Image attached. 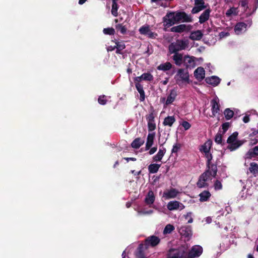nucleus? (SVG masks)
Listing matches in <instances>:
<instances>
[{"instance_id": "1", "label": "nucleus", "mask_w": 258, "mask_h": 258, "mask_svg": "<svg viewBox=\"0 0 258 258\" xmlns=\"http://www.w3.org/2000/svg\"><path fill=\"white\" fill-rule=\"evenodd\" d=\"M192 21L190 15H187L184 12L176 11L169 12L163 17L165 26L170 27L180 22H191Z\"/></svg>"}, {"instance_id": "2", "label": "nucleus", "mask_w": 258, "mask_h": 258, "mask_svg": "<svg viewBox=\"0 0 258 258\" xmlns=\"http://www.w3.org/2000/svg\"><path fill=\"white\" fill-rule=\"evenodd\" d=\"M188 44L187 40L178 39L175 43H171L169 45V52L170 54H173V52H178L179 51L185 49Z\"/></svg>"}, {"instance_id": "3", "label": "nucleus", "mask_w": 258, "mask_h": 258, "mask_svg": "<svg viewBox=\"0 0 258 258\" xmlns=\"http://www.w3.org/2000/svg\"><path fill=\"white\" fill-rule=\"evenodd\" d=\"M212 173L209 170H206L199 177L198 181L197 183V186L199 188L208 187L209 184L207 182L208 180L210 179Z\"/></svg>"}, {"instance_id": "4", "label": "nucleus", "mask_w": 258, "mask_h": 258, "mask_svg": "<svg viewBox=\"0 0 258 258\" xmlns=\"http://www.w3.org/2000/svg\"><path fill=\"white\" fill-rule=\"evenodd\" d=\"M160 239L155 235H152L147 237L144 241V247L147 249L149 247H155L160 242Z\"/></svg>"}, {"instance_id": "5", "label": "nucleus", "mask_w": 258, "mask_h": 258, "mask_svg": "<svg viewBox=\"0 0 258 258\" xmlns=\"http://www.w3.org/2000/svg\"><path fill=\"white\" fill-rule=\"evenodd\" d=\"M196 57L193 56L185 55L184 56L183 65L186 69H193L196 67Z\"/></svg>"}, {"instance_id": "6", "label": "nucleus", "mask_w": 258, "mask_h": 258, "mask_svg": "<svg viewBox=\"0 0 258 258\" xmlns=\"http://www.w3.org/2000/svg\"><path fill=\"white\" fill-rule=\"evenodd\" d=\"M184 251L178 248H170L167 252V258H181Z\"/></svg>"}, {"instance_id": "7", "label": "nucleus", "mask_w": 258, "mask_h": 258, "mask_svg": "<svg viewBox=\"0 0 258 258\" xmlns=\"http://www.w3.org/2000/svg\"><path fill=\"white\" fill-rule=\"evenodd\" d=\"M203 252V248L200 245H196L192 247L188 254L189 258L198 257L201 255Z\"/></svg>"}, {"instance_id": "8", "label": "nucleus", "mask_w": 258, "mask_h": 258, "mask_svg": "<svg viewBox=\"0 0 258 258\" xmlns=\"http://www.w3.org/2000/svg\"><path fill=\"white\" fill-rule=\"evenodd\" d=\"M191 29V26L185 24H180L179 25L172 27L170 29V31L176 33H182L183 32H188Z\"/></svg>"}, {"instance_id": "9", "label": "nucleus", "mask_w": 258, "mask_h": 258, "mask_svg": "<svg viewBox=\"0 0 258 258\" xmlns=\"http://www.w3.org/2000/svg\"><path fill=\"white\" fill-rule=\"evenodd\" d=\"M167 209L169 211H174L177 209L181 210L185 208L182 203L177 201H170L167 204Z\"/></svg>"}, {"instance_id": "10", "label": "nucleus", "mask_w": 258, "mask_h": 258, "mask_svg": "<svg viewBox=\"0 0 258 258\" xmlns=\"http://www.w3.org/2000/svg\"><path fill=\"white\" fill-rule=\"evenodd\" d=\"M211 104L212 106V115L211 117L216 116V114L220 111V104L219 99L218 98H215L211 101Z\"/></svg>"}, {"instance_id": "11", "label": "nucleus", "mask_w": 258, "mask_h": 258, "mask_svg": "<svg viewBox=\"0 0 258 258\" xmlns=\"http://www.w3.org/2000/svg\"><path fill=\"white\" fill-rule=\"evenodd\" d=\"M247 25L244 22H238L234 27V31L237 35H239L245 32Z\"/></svg>"}, {"instance_id": "12", "label": "nucleus", "mask_w": 258, "mask_h": 258, "mask_svg": "<svg viewBox=\"0 0 258 258\" xmlns=\"http://www.w3.org/2000/svg\"><path fill=\"white\" fill-rule=\"evenodd\" d=\"M173 53L174 55L172 56V58L174 60L175 64L177 66H181L184 58L183 54L178 52H173Z\"/></svg>"}, {"instance_id": "13", "label": "nucleus", "mask_w": 258, "mask_h": 258, "mask_svg": "<svg viewBox=\"0 0 258 258\" xmlns=\"http://www.w3.org/2000/svg\"><path fill=\"white\" fill-rule=\"evenodd\" d=\"M177 96V91L175 89L170 90L169 94L167 96V99L165 102V105H168L172 104L175 100Z\"/></svg>"}, {"instance_id": "14", "label": "nucleus", "mask_w": 258, "mask_h": 258, "mask_svg": "<svg viewBox=\"0 0 258 258\" xmlns=\"http://www.w3.org/2000/svg\"><path fill=\"white\" fill-rule=\"evenodd\" d=\"M194 75L196 78L201 81L205 78V71L203 68L200 67H198L194 72Z\"/></svg>"}, {"instance_id": "15", "label": "nucleus", "mask_w": 258, "mask_h": 258, "mask_svg": "<svg viewBox=\"0 0 258 258\" xmlns=\"http://www.w3.org/2000/svg\"><path fill=\"white\" fill-rule=\"evenodd\" d=\"M178 191L175 189L172 188L169 190L165 191L163 192V197H165L166 199H170L175 198Z\"/></svg>"}, {"instance_id": "16", "label": "nucleus", "mask_w": 258, "mask_h": 258, "mask_svg": "<svg viewBox=\"0 0 258 258\" xmlns=\"http://www.w3.org/2000/svg\"><path fill=\"white\" fill-rule=\"evenodd\" d=\"M177 76H179L182 81L189 83V74L187 71L183 69H179L177 71Z\"/></svg>"}, {"instance_id": "17", "label": "nucleus", "mask_w": 258, "mask_h": 258, "mask_svg": "<svg viewBox=\"0 0 258 258\" xmlns=\"http://www.w3.org/2000/svg\"><path fill=\"white\" fill-rule=\"evenodd\" d=\"M145 248L143 243L140 244L135 252L136 258H147L145 255Z\"/></svg>"}, {"instance_id": "18", "label": "nucleus", "mask_w": 258, "mask_h": 258, "mask_svg": "<svg viewBox=\"0 0 258 258\" xmlns=\"http://www.w3.org/2000/svg\"><path fill=\"white\" fill-rule=\"evenodd\" d=\"M220 79L219 77L213 76L211 77H207L205 81L207 84H210L213 86H217L220 82Z\"/></svg>"}, {"instance_id": "19", "label": "nucleus", "mask_w": 258, "mask_h": 258, "mask_svg": "<svg viewBox=\"0 0 258 258\" xmlns=\"http://www.w3.org/2000/svg\"><path fill=\"white\" fill-rule=\"evenodd\" d=\"M155 136V132L148 134L146 144V150H149L153 145Z\"/></svg>"}, {"instance_id": "20", "label": "nucleus", "mask_w": 258, "mask_h": 258, "mask_svg": "<svg viewBox=\"0 0 258 258\" xmlns=\"http://www.w3.org/2000/svg\"><path fill=\"white\" fill-rule=\"evenodd\" d=\"M217 165H218V160H217L215 163H213L212 162L209 165H206L207 169L206 170H209L211 172L212 175L214 177H215L217 175Z\"/></svg>"}, {"instance_id": "21", "label": "nucleus", "mask_w": 258, "mask_h": 258, "mask_svg": "<svg viewBox=\"0 0 258 258\" xmlns=\"http://www.w3.org/2000/svg\"><path fill=\"white\" fill-rule=\"evenodd\" d=\"M155 199L154 192L152 190H150L145 199V202L147 205H151L154 203Z\"/></svg>"}, {"instance_id": "22", "label": "nucleus", "mask_w": 258, "mask_h": 258, "mask_svg": "<svg viewBox=\"0 0 258 258\" xmlns=\"http://www.w3.org/2000/svg\"><path fill=\"white\" fill-rule=\"evenodd\" d=\"M203 36V34L201 30H197L191 32L189 38L192 40H200Z\"/></svg>"}, {"instance_id": "23", "label": "nucleus", "mask_w": 258, "mask_h": 258, "mask_svg": "<svg viewBox=\"0 0 258 258\" xmlns=\"http://www.w3.org/2000/svg\"><path fill=\"white\" fill-rule=\"evenodd\" d=\"M210 9H206L200 16L199 17V23L203 24L207 21L210 17V14L211 12Z\"/></svg>"}, {"instance_id": "24", "label": "nucleus", "mask_w": 258, "mask_h": 258, "mask_svg": "<svg viewBox=\"0 0 258 258\" xmlns=\"http://www.w3.org/2000/svg\"><path fill=\"white\" fill-rule=\"evenodd\" d=\"M166 152V149L162 147L160 148L158 152L153 157V160L155 162L160 161Z\"/></svg>"}, {"instance_id": "25", "label": "nucleus", "mask_w": 258, "mask_h": 258, "mask_svg": "<svg viewBox=\"0 0 258 258\" xmlns=\"http://www.w3.org/2000/svg\"><path fill=\"white\" fill-rule=\"evenodd\" d=\"M212 142L209 140L206 142L203 145L201 146L200 150L201 152L204 153L205 154L208 153L210 152L211 148L212 147Z\"/></svg>"}, {"instance_id": "26", "label": "nucleus", "mask_w": 258, "mask_h": 258, "mask_svg": "<svg viewBox=\"0 0 258 258\" xmlns=\"http://www.w3.org/2000/svg\"><path fill=\"white\" fill-rule=\"evenodd\" d=\"M243 144V141L241 140H237L236 142H232V143L229 144L227 149H229L231 151H234L238 149Z\"/></svg>"}, {"instance_id": "27", "label": "nucleus", "mask_w": 258, "mask_h": 258, "mask_svg": "<svg viewBox=\"0 0 258 258\" xmlns=\"http://www.w3.org/2000/svg\"><path fill=\"white\" fill-rule=\"evenodd\" d=\"M136 88L139 93H140V100L141 102H143L145 99V93L143 89V86L140 83L136 84Z\"/></svg>"}, {"instance_id": "28", "label": "nucleus", "mask_w": 258, "mask_h": 258, "mask_svg": "<svg viewBox=\"0 0 258 258\" xmlns=\"http://www.w3.org/2000/svg\"><path fill=\"white\" fill-rule=\"evenodd\" d=\"M144 143V140L141 138H136L131 143V147L133 148L138 149Z\"/></svg>"}, {"instance_id": "29", "label": "nucleus", "mask_w": 258, "mask_h": 258, "mask_svg": "<svg viewBox=\"0 0 258 258\" xmlns=\"http://www.w3.org/2000/svg\"><path fill=\"white\" fill-rule=\"evenodd\" d=\"M211 195L208 190H204L200 194V201L201 202L208 201Z\"/></svg>"}, {"instance_id": "30", "label": "nucleus", "mask_w": 258, "mask_h": 258, "mask_svg": "<svg viewBox=\"0 0 258 258\" xmlns=\"http://www.w3.org/2000/svg\"><path fill=\"white\" fill-rule=\"evenodd\" d=\"M172 67V64L170 62H166L161 63L157 68V70L163 71H167L170 70Z\"/></svg>"}, {"instance_id": "31", "label": "nucleus", "mask_w": 258, "mask_h": 258, "mask_svg": "<svg viewBox=\"0 0 258 258\" xmlns=\"http://www.w3.org/2000/svg\"><path fill=\"white\" fill-rule=\"evenodd\" d=\"M175 121V118L174 116H168L164 118L163 124L165 126H172Z\"/></svg>"}, {"instance_id": "32", "label": "nucleus", "mask_w": 258, "mask_h": 258, "mask_svg": "<svg viewBox=\"0 0 258 258\" xmlns=\"http://www.w3.org/2000/svg\"><path fill=\"white\" fill-rule=\"evenodd\" d=\"M246 155L247 157L250 158H254L258 156V146L249 149Z\"/></svg>"}, {"instance_id": "33", "label": "nucleus", "mask_w": 258, "mask_h": 258, "mask_svg": "<svg viewBox=\"0 0 258 258\" xmlns=\"http://www.w3.org/2000/svg\"><path fill=\"white\" fill-rule=\"evenodd\" d=\"M116 45H115V47L116 49V53L117 54H122L121 51L125 48V45L124 43L122 42H119L116 41L115 42Z\"/></svg>"}, {"instance_id": "34", "label": "nucleus", "mask_w": 258, "mask_h": 258, "mask_svg": "<svg viewBox=\"0 0 258 258\" xmlns=\"http://www.w3.org/2000/svg\"><path fill=\"white\" fill-rule=\"evenodd\" d=\"M161 164H151L148 166V170L150 173H155L158 172Z\"/></svg>"}, {"instance_id": "35", "label": "nucleus", "mask_w": 258, "mask_h": 258, "mask_svg": "<svg viewBox=\"0 0 258 258\" xmlns=\"http://www.w3.org/2000/svg\"><path fill=\"white\" fill-rule=\"evenodd\" d=\"M249 170L254 176L258 175V165H257V164L255 162L251 163L250 164V167H249Z\"/></svg>"}, {"instance_id": "36", "label": "nucleus", "mask_w": 258, "mask_h": 258, "mask_svg": "<svg viewBox=\"0 0 258 258\" xmlns=\"http://www.w3.org/2000/svg\"><path fill=\"white\" fill-rule=\"evenodd\" d=\"M118 9V4H117V1L112 2V9H111V14L114 17H117L118 16L117 10Z\"/></svg>"}, {"instance_id": "37", "label": "nucleus", "mask_w": 258, "mask_h": 258, "mask_svg": "<svg viewBox=\"0 0 258 258\" xmlns=\"http://www.w3.org/2000/svg\"><path fill=\"white\" fill-rule=\"evenodd\" d=\"M180 233L185 237H188L191 235V231L187 227H183L180 229Z\"/></svg>"}, {"instance_id": "38", "label": "nucleus", "mask_w": 258, "mask_h": 258, "mask_svg": "<svg viewBox=\"0 0 258 258\" xmlns=\"http://www.w3.org/2000/svg\"><path fill=\"white\" fill-rule=\"evenodd\" d=\"M238 135V133L237 132H234L232 135H231L227 139V143L228 144L232 143V142H234L236 141V139L237 138Z\"/></svg>"}, {"instance_id": "39", "label": "nucleus", "mask_w": 258, "mask_h": 258, "mask_svg": "<svg viewBox=\"0 0 258 258\" xmlns=\"http://www.w3.org/2000/svg\"><path fill=\"white\" fill-rule=\"evenodd\" d=\"M225 117L227 120H229L232 118L234 115V112L229 108H226L224 111Z\"/></svg>"}, {"instance_id": "40", "label": "nucleus", "mask_w": 258, "mask_h": 258, "mask_svg": "<svg viewBox=\"0 0 258 258\" xmlns=\"http://www.w3.org/2000/svg\"><path fill=\"white\" fill-rule=\"evenodd\" d=\"M150 27L149 25L143 26L139 29V32L140 34L142 35H146L150 32Z\"/></svg>"}, {"instance_id": "41", "label": "nucleus", "mask_w": 258, "mask_h": 258, "mask_svg": "<svg viewBox=\"0 0 258 258\" xmlns=\"http://www.w3.org/2000/svg\"><path fill=\"white\" fill-rule=\"evenodd\" d=\"M237 14V8L234 7L230 8L226 12V16L228 17L231 16L232 15H236Z\"/></svg>"}, {"instance_id": "42", "label": "nucleus", "mask_w": 258, "mask_h": 258, "mask_svg": "<svg viewBox=\"0 0 258 258\" xmlns=\"http://www.w3.org/2000/svg\"><path fill=\"white\" fill-rule=\"evenodd\" d=\"M174 230V227L171 224L167 225L164 228L163 233L164 234H169L171 233Z\"/></svg>"}, {"instance_id": "43", "label": "nucleus", "mask_w": 258, "mask_h": 258, "mask_svg": "<svg viewBox=\"0 0 258 258\" xmlns=\"http://www.w3.org/2000/svg\"><path fill=\"white\" fill-rule=\"evenodd\" d=\"M98 102L100 105H105L107 102V100L106 99V96L104 95L99 96L98 98Z\"/></svg>"}, {"instance_id": "44", "label": "nucleus", "mask_w": 258, "mask_h": 258, "mask_svg": "<svg viewBox=\"0 0 258 258\" xmlns=\"http://www.w3.org/2000/svg\"><path fill=\"white\" fill-rule=\"evenodd\" d=\"M143 80L152 81H153L154 77L150 73H145L143 74Z\"/></svg>"}, {"instance_id": "45", "label": "nucleus", "mask_w": 258, "mask_h": 258, "mask_svg": "<svg viewBox=\"0 0 258 258\" xmlns=\"http://www.w3.org/2000/svg\"><path fill=\"white\" fill-rule=\"evenodd\" d=\"M103 33L106 35H112L115 33V30L113 28H104L103 30Z\"/></svg>"}, {"instance_id": "46", "label": "nucleus", "mask_w": 258, "mask_h": 258, "mask_svg": "<svg viewBox=\"0 0 258 258\" xmlns=\"http://www.w3.org/2000/svg\"><path fill=\"white\" fill-rule=\"evenodd\" d=\"M116 29L120 31L122 34H124L126 32V28L121 24H119L116 26Z\"/></svg>"}, {"instance_id": "47", "label": "nucleus", "mask_w": 258, "mask_h": 258, "mask_svg": "<svg viewBox=\"0 0 258 258\" xmlns=\"http://www.w3.org/2000/svg\"><path fill=\"white\" fill-rule=\"evenodd\" d=\"M146 119L148 122H155V116L154 115V111L150 112V113L146 115Z\"/></svg>"}, {"instance_id": "48", "label": "nucleus", "mask_w": 258, "mask_h": 258, "mask_svg": "<svg viewBox=\"0 0 258 258\" xmlns=\"http://www.w3.org/2000/svg\"><path fill=\"white\" fill-rule=\"evenodd\" d=\"M215 142L218 144H221L222 143V135L218 133L215 136Z\"/></svg>"}, {"instance_id": "49", "label": "nucleus", "mask_w": 258, "mask_h": 258, "mask_svg": "<svg viewBox=\"0 0 258 258\" xmlns=\"http://www.w3.org/2000/svg\"><path fill=\"white\" fill-rule=\"evenodd\" d=\"M205 156L207 158L206 165H209L212 162V160L213 159V156L212 154L210 152L207 154H205Z\"/></svg>"}, {"instance_id": "50", "label": "nucleus", "mask_w": 258, "mask_h": 258, "mask_svg": "<svg viewBox=\"0 0 258 258\" xmlns=\"http://www.w3.org/2000/svg\"><path fill=\"white\" fill-rule=\"evenodd\" d=\"M214 187L216 190H220L222 188L221 182L219 180H216L214 184Z\"/></svg>"}, {"instance_id": "51", "label": "nucleus", "mask_w": 258, "mask_h": 258, "mask_svg": "<svg viewBox=\"0 0 258 258\" xmlns=\"http://www.w3.org/2000/svg\"><path fill=\"white\" fill-rule=\"evenodd\" d=\"M195 5L203 7L205 9L207 8V6L205 5L204 0H195Z\"/></svg>"}, {"instance_id": "52", "label": "nucleus", "mask_w": 258, "mask_h": 258, "mask_svg": "<svg viewBox=\"0 0 258 258\" xmlns=\"http://www.w3.org/2000/svg\"><path fill=\"white\" fill-rule=\"evenodd\" d=\"M156 125L155 122H148V128L149 132H152L156 129Z\"/></svg>"}, {"instance_id": "53", "label": "nucleus", "mask_w": 258, "mask_h": 258, "mask_svg": "<svg viewBox=\"0 0 258 258\" xmlns=\"http://www.w3.org/2000/svg\"><path fill=\"white\" fill-rule=\"evenodd\" d=\"M204 9H204L203 7L195 5V6L192 8L191 10V13L192 14H197Z\"/></svg>"}, {"instance_id": "54", "label": "nucleus", "mask_w": 258, "mask_h": 258, "mask_svg": "<svg viewBox=\"0 0 258 258\" xmlns=\"http://www.w3.org/2000/svg\"><path fill=\"white\" fill-rule=\"evenodd\" d=\"M181 147L180 144L176 143L173 146V148L171 150L172 153H177Z\"/></svg>"}, {"instance_id": "55", "label": "nucleus", "mask_w": 258, "mask_h": 258, "mask_svg": "<svg viewBox=\"0 0 258 258\" xmlns=\"http://www.w3.org/2000/svg\"><path fill=\"white\" fill-rule=\"evenodd\" d=\"M191 212H188L185 215H184L185 219L187 220V223H191L193 222V219L191 217Z\"/></svg>"}, {"instance_id": "56", "label": "nucleus", "mask_w": 258, "mask_h": 258, "mask_svg": "<svg viewBox=\"0 0 258 258\" xmlns=\"http://www.w3.org/2000/svg\"><path fill=\"white\" fill-rule=\"evenodd\" d=\"M230 126V123L229 122H225L222 124V128L223 130V134H225L226 132L228 130Z\"/></svg>"}, {"instance_id": "57", "label": "nucleus", "mask_w": 258, "mask_h": 258, "mask_svg": "<svg viewBox=\"0 0 258 258\" xmlns=\"http://www.w3.org/2000/svg\"><path fill=\"white\" fill-rule=\"evenodd\" d=\"M181 125L185 130H187L191 127L190 124L186 121H183L182 122Z\"/></svg>"}, {"instance_id": "58", "label": "nucleus", "mask_w": 258, "mask_h": 258, "mask_svg": "<svg viewBox=\"0 0 258 258\" xmlns=\"http://www.w3.org/2000/svg\"><path fill=\"white\" fill-rule=\"evenodd\" d=\"M247 0H240L239 2V5L241 7L245 8H247Z\"/></svg>"}, {"instance_id": "59", "label": "nucleus", "mask_w": 258, "mask_h": 258, "mask_svg": "<svg viewBox=\"0 0 258 258\" xmlns=\"http://www.w3.org/2000/svg\"><path fill=\"white\" fill-rule=\"evenodd\" d=\"M146 35H148V37L150 38H155L156 36H157V34L152 32L151 30L150 32H148Z\"/></svg>"}, {"instance_id": "60", "label": "nucleus", "mask_w": 258, "mask_h": 258, "mask_svg": "<svg viewBox=\"0 0 258 258\" xmlns=\"http://www.w3.org/2000/svg\"><path fill=\"white\" fill-rule=\"evenodd\" d=\"M157 150V147H154L150 149L149 152V154L150 155H152L154 153H155L156 152Z\"/></svg>"}, {"instance_id": "61", "label": "nucleus", "mask_w": 258, "mask_h": 258, "mask_svg": "<svg viewBox=\"0 0 258 258\" xmlns=\"http://www.w3.org/2000/svg\"><path fill=\"white\" fill-rule=\"evenodd\" d=\"M123 159L127 162H129L130 161H135L137 160V159L134 157H124Z\"/></svg>"}, {"instance_id": "62", "label": "nucleus", "mask_w": 258, "mask_h": 258, "mask_svg": "<svg viewBox=\"0 0 258 258\" xmlns=\"http://www.w3.org/2000/svg\"><path fill=\"white\" fill-rule=\"evenodd\" d=\"M243 121L244 122V123H247L249 121V117L248 115H245L243 117Z\"/></svg>"}, {"instance_id": "63", "label": "nucleus", "mask_w": 258, "mask_h": 258, "mask_svg": "<svg viewBox=\"0 0 258 258\" xmlns=\"http://www.w3.org/2000/svg\"><path fill=\"white\" fill-rule=\"evenodd\" d=\"M131 173L133 174L134 175H139L141 174V171H139L138 172H136L135 170H132L131 171Z\"/></svg>"}, {"instance_id": "64", "label": "nucleus", "mask_w": 258, "mask_h": 258, "mask_svg": "<svg viewBox=\"0 0 258 258\" xmlns=\"http://www.w3.org/2000/svg\"><path fill=\"white\" fill-rule=\"evenodd\" d=\"M115 49H116L115 47V46H109L107 48V50L108 52L112 51L114 50Z\"/></svg>"}]
</instances>
